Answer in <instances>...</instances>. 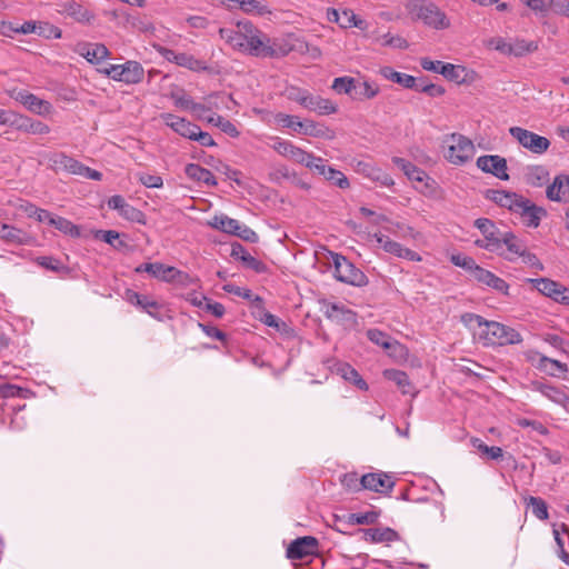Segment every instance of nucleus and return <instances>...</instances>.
<instances>
[{"label": "nucleus", "instance_id": "f257e3e1", "mask_svg": "<svg viewBox=\"0 0 569 569\" xmlns=\"http://www.w3.org/2000/svg\"><path fill=\"white\" fill-rule=\"evenodd\" d=\"M406 11L412 21H421L425 26L443 30L450 27L447 14L430 0H409L405 4Z\"/></svg>", "mask_w": 569, "mask_h": 569}, {"label": "nucleus", "instance_id": "f03ea898", "mask_svg": "<svg viewBox=\"0 0 569 569\" xmlns=\"http://www.w3.org/2000/svg\"><path fill=\"white\" fill-rule=\"evenodd\" d=\"M243 37L246 38V43L242 48V52L263 58H273L277 56V51L271 46L269 36L259 30L249 20H246Z\"/></svg>", "mask_w": 569, "mask_h": 569}, {"label": "nucleus", "instance_id": "7ed1b4c3", "mask_svg": "<svg viewBox=\"0 0 569 569\" xmlns=\"http://www.w3.org/2000/svg\"><path fill=\"white\" fill-rule=\"evenodd\" d=\"M331 258L335 268V278L338 281L353 287H365L368 284V277L345 256L331 252Z\"/></svg>", "mask_w": 569, "mask_h": 569}, {"label": "nucleus", "instance_id": "20e7f679", "mask_svg": "<svg viewBox=\"0 0 569 569\" xmlns=\"http://www.w3.org/2000/svg\"><path fill=\"white\" fill-rule=\"evenodd\" d=\"M473 226L482 233L483 239H477L475 244L489 252H501V239L507 231L501 230L488 218H478Z\"/></svg>", "mask_w": 569, "mask_h": 569}, {"label": "nucleus", "instance_id": "39448f33", "mask_svg": "<svg viewBox=\"0 0 569 569\" xmlns=\"http://www.w3.org/2000/svg\"><path fill=\"white\" fill-rule=\"evenodd\" d=\"M448 146L445 157L453 164L461 166L469 161L475 153V146L470 139L459 133H451L447 137Z\"/></svg>", "mask_w": 569, "mask_h": 569}, {"label": "nucleus", "instance_id": "423d86ee", "mask_svg": "<svg viewBox=\"0 0 569 569\" xmlns=\"http://www.w3.org/2000/svg\"><path fill=\"white\" fill-rule=\"evenodd\" d=\"M276 120L284 128H289L296 132L311 136L315 138L327 137L328 133L330 132V130L322 124H318L312 120L300 121L299 118L296 116L278 113L276 116Z\"/></svg>", "mask_w": 569, "mask_h": 569}, {"label": "nucleus", "instance_id": "0eeeda50", "mask_svg": "<svg viewBox=\"0 0 569 569\" xmlns=\"http://www.w3.org/2000/svg\"><path fill=\"white\" fill-rule=\"evenodd\" d=\"M320 305L327 319L349 328L357 326V313L345 305L328 300H321Z\"/></svg>", "mask_w": 569, "mask_h": 569}, {"label": "nucleus", "instance_id": "6e6552de", "mask_svg": "<svg viewBox=\"0 0 569 569\" xmlns=\"http://www.w3.org/2000/svg\"><path fill=\"white\" fill-rule=\"evenodd\" d=\"M510 134L525 148L533 153L541 154L546 152L550 146V141L542 136H539L527 129L520 127L510 128Z\"/></svg>", "mask_w": 569, "mask_h": 569}, {"label": "nucleus", "instance_id": "1a4fd4ad", "mask_svg": "<svg viewBox=\"0 0 569 569\" xmlns=\"http://www.w3.org/2000/svg\"><path fill=\"white\" fill-rule=\"evenodd\" d=\"M535 288L556 302L569 306V288L549 278L529 279Z\"/></svg>", "mask_w": 569, "mask_h": 569}, {"label": "nucleus", "instance_id": "9d476101", "mask_svg": "<svg viewBox=\"0 0 569 569\" xmlns=\"http://www.w3.org/2000/svg\"><path fill=\"white\" fill-rule=\"evenodd\" d=\"M513 213L518 214L526 227L537 228L540 224L541 218L547 214L542 207H538L529 199L523 197L515 204Z\"/></svg>", "mask_w": 569, "mask_h": 569}, {"label": "nucleus", "instance_id": "9b49d317", "mask_svg": "<svg viewBox=\"0 0 569 569\" xmlns=\"http://www.w3.org/2000/svg\"><path fill=\"white\" fill-rule=\"evenodd\" d=\"M477 167L501 180H509L507 160L498 154H485L477 159Z\"/></svg>", "mask_w": 569, "mask_h": 569}, {"label": "nucleus", "instance_id": "f8f14e48", "mask_svg": "<svg viewBox=\"0 0 569 569\" xmlns=\"http://www.w3.org/2000/svg\"><path fill=\"white\" fill-rule=\"evenodd\" d=\"M360 485L367 490L390 493L395 487V481L391 476L385 472H371L360 477Z\"/></svg>", "mask_w": 569, "mask_h": 569}, {"label": "nucleus", "instance_id": "ddd939ff", "mask_svg": "<svg viewBox=\"0 0 569 569\" xmlns=\"http://www.w3.org/2000/svg\"><path fill=\"white\" fill-rule=\"evenodd\" d=\"M527 244L513 232L507 231L501 239V252H495L509 262H515L523 253Z\"/></svg>", "mask_w": 569, "mask_h": 569}, {"label": "nucleus", "instance_id": "4468645a", "mask_svg": "<svg viewBox=\"0 0 569 569\" xmlns=\"http://www.w3.org/2000/svg\"><path fill=\"white\" fill-rule=\"evenodd\" d=\"M318 540L311 536L299 537L293 540L288 549L287 557L289 559L301 560L308 556H312L317 552Z\"/></svg>", "mask_w": 569, "mask_h": 569}, {"label": "nucleus", "instance_id": "2eb2a0df", "mask_svg": "<svg viewBox=\"0 0 569 569\" xmlns=\"http://www.w3.org/2000/svg\"><path fill=\"white\" fill-rule=\"evenodd\" d=\"M134 271L137 273L147 272L151 277L167 282L176 280V278L181 273L174 267L166 266L161 262L141 263L134 269Z\"/></svg>", "mask_w": 569, "mask_h": 569}, {"label": "nucleus", "instance_id": "dca6fc26", "mask_svg": "<svg viewBox=\"0 0 569 569\" xmlns=\"http://www.w3.org/2000/svg\"><path fill=\"white\" fill-rule=\"evenodd\" d=\"M529 387L531 390L540 392L542 396L557 405L565 407L569 400V396L565 389L546 383L543 381L533 380L530 382Z\"/></svg>", "mask_w": 569, "mask_h": 569}, {"label": "nucleus", "instance_id": "f3484780", "mask_svg": "<svg viewBox=\"0 0 569 569\" xmlns=\"http://www.w3.org/2000/svg\"><path fill=\"white\" fill-rule=\"evenodd\" d=\"M162 119L168 127H170L174 132H177L181 137L190 140H192L196 137V131L198 130L199 126L191 123L187 119L177 117L172 113L162 114Z\"/></svg>", "mask_w": 569, "mask_h": 569}, {"label": "nucleus", "instance_id": "a211bd4d", "mask_svg": "<svg viewBox=\"0 0 569 569\" xmlns=\"http://www.w3.org/2000/svg\"><path fill=\"white\" fill-rule=\"evenodd\" d=\"M50 160L52 162V167L57 171L64 170L71 174H76V176H80V177L84 176L87 166H84L80 161L73 159L72 157H69L64 153H54L50 158Z\"/></svg>", "mask_w": 569, "mask_h": 569}, {"label": "nucleus", "instance_id": "6ab92c4d", "mask_svg": "<svg viewBox=\"0 0 569 569\" xmlns=\"http://www.w3.org/2000/svg\"><path fill=\"white\" fill-rule=\"evenodd\" d=\"M127 300L131 305H134L139 308H141L144 312L150 315L151 317L156 319H161V316L159 313V310L161 308L160 303L153 299H151L148 296L140 295L136 291L128 290L127 293Z\"/></svg>", "mask_w": 569, "mask_h": 569}, {"label": "nucleus", "instance_id": "aec40b11", "mask_svg": "<svg viewBox=\"0 0 569 569\" xmlns=\"http://www.w3.org/2000/svg\"><path fill=\"white\" fill-rule=\"evenodd\" d=\"M506 333V326L497 321H487L483 329L479 332V338L485 346H503L502 339Z\"/></svg>", "mask_w": 569, "mask_h": 569}, {"label": "nucleus", "instance_id": "412c9836", "mask_svg": "<svg viewBox=\"0 0 569 569\" xmlns=\"http://www.w3.org/2000/svg\"><path fill=\"white\" fill-rule=\"evenodd\" d=\"M77 52L92 64L102 62L110 54L109 49L102 43H79Z\"/></svg>", "mask_w": 569, "mask_h": 569}, {"label": "nucleus", "instance_id": "4be33fe9", "mask_svg": "<svg viewBox=\"0 0 569 569\" xmlns=\"http://www.w3.org/2000/svg\"><path fill=\"white\" fill-rule=\"evenodd\" d=\"M547 198L551 201L566 202L569 200V176L559 174L546 190Z\"/></svg>", "mask_w": 569, "mask_h": 569}, {"label": "nucleus", "instance_id": "5701e85b", "mask_svg": "<svg viewBox=\"0 0 569 569\" xmlns=\"http://www.w3.org/2000/svg\"><path fill=\"white\" fill-rule=\"evenodd\" d=\"M16 100L37 114H47L51 111V103L38 98L37 96L22 90L18 92Z\"/></svg>", "mask_w": 569, "mask_h": 569}, {"label": "nucleus", "instance_id": "b1692460", "mask_svg": "<svg viewBox=\"0 0 569 569\" xmlns=\"http://www.w3.org/2000/svg\"><path fill=\"white\" fill-rule=\"evenodd\" d=\"M273 149L281 156L297 162V163H303V161H307L306 159L310 158V153L296 147L289 141L286 140H276L273 143Z\"/></svg>", "mask_w": 569, "mask_h": 569}, {"label": "nucleus", "instance_id": "393cba45", "mask_svg": "<svg viewBox=\"0 0 569 569\" xmlns=\"http://www.w3.org/2000/svg\"><path fill=\"white\" fill-rule=\"evenodd\" d=\"M246 29V20L239 21L236 29L221 28L219 30L220 37L224 39L233 49L242 52V48L246 43L243 37Z\"/></svg>", "mask_w": 569, "mask_h": 569}, {"label": "nucleus", "instance_id": "a878e982", "mask_svg": "<svg viewBox=\"0 0 569 569\" xmlns=\"http://www.w3.org/2000/svg\"><path fill=\"white\" fill-rule=\"evenodd\" d=\"M0 239L12 244H28L32 237L19 228L0 222Z\"/></svg>", "mask_w": 569, "mask_h": 569}, {"label": "nucleus", "instance_id": "bb28decb", "mask_svg": "<svg viewBox=\"0 0 569 569\" xmlns=\"http://www.w3.org/2000/svg\"><path fill=\"white\" fill-rule=\"evenodd\" d=\"M522 196H519L515 192H509L505 190H495L489 189L486 191V198L493 201L495 203L499 204L500 207L507 208L510 211H513L515 204L520 201V198Z\"/></svg>", "mask_w": 569, "mask_h": 569}, {"label": "nucleus", "instance_id": "cd10ccee", "mask_svg": "<svg viewBox=\"0 0 569 569\" xmlns=\"http://www.w3.org/2000/svg\"><path fill=\"white\" fill-rule=\"evenodd\" d=\"M380 513V510H370L360 513H348L347 516L343 517L335 516V519L336 521H343L348 526L375 525L378 522Z\"/></svg>", "mask_w": 569, "mask_h": 569}, {"label": "nucleus", "instance_id": "c85d7f7f", "mask_svg": "<svg viewBox=\"0 0 569 569\" xmlns=\"http://www.w3.org/2000/svg\"><path fill=\"white\" fill-rule=\"evenodd\" d=\"M303 108L309 111H315L321 116L332 114L338 110L337 104L331 100L311 93L309 94Z\"/></svg>", "mask_w": 569, "mask_h": 569}, {"label": "nucleus", "instance_id": "c756f323", "mask_svg": "<svg viewBox=\"0 0 569 569\" xmlns=\"http://www.w3.org/2000/svg\"><path fill=\"white\" fill-rule=\"evenodd\" d=\"M478 282L483 283L498 292L508 295L509 284L501 278L493 274L491 271L479 268L473 277Z\"/></svg>", "mask_w": 569, "mask_h": 569}, {"label": "nucleus", "instance_id": "7c9ffc66", "mask_svg": "<svg viewBox=\"0 0 569 569\" xmlns=\"http://www.w3.org/2000/svg\"><path fill=\"white\" fill-rule=\"evenodd\" d=\"M231 257L234 259L241 260L246 267L254 270L256 272H264L266 271V264L252 257L244 247L240 243H233L231 247Z\"/></svg>", "mask_w": 569, "mask_h": 569}, {"label": "nucleus", "instance_id": "2f4dec72", "mask_svg": "<svg viewBox=\"0 0 569 569\" xmlns=\"http://www.w3.org/2000/svg\"><path fill=\"white\" fill-rule=\"evenodd\" d=\"M184 173L187 174L188 178L198 182H203L207 186L216 187L218 184L211 171L206 168H202L197 163L187 164L184 168Z\"/></svg>", "mask_w": 569, "mask_h": 569}, {"label": "nucleus", "instance_id": "473e14b6", "mask_svg": "<svg viewBox=\"0 0 569 569\" xmlns=\"http://www.w3.org/2000/svg\"><path fill=\"white\" fill-rule=\"evenodd\" d=\"M121 72L123 82L127 84H136L142 81L144 76V70L141 63L133 60H128L123 64H121Z\"/></svg>", "mask_w": 569, "mask_h": 569}, {"label": "nucleus", "instance_id": "72a5a7b5", "mask_svg": "<svg viewBox=\"0 0 569 569\" xmlns=\"http://www.w3.org/2000/svg\"><path fill=\"white\" fill-rule=\"evenodd\" d=\"M380 73L386 79L396 82L402 86L403 88L413 90H416L417 88L418 80L415 77L407 73L395 71L391 67H383L380 70Z\"/></svg>", "mask_w": 569, "mask_h": 569}, {"label": "nucleus", "instance_id": "f704fd0d", "mask_svg": "<svg viewBox=\"0 0 569 569\" xmlns=\"http://www.w3.org/2000/svg\"><path fill=\"white\" fill-rule=\"evenodd\" d=\"M62 11L80 23H90L94 18L88 9L76 1H68L63 3Z\"/></svg>", "mask_w": 569, "mask_h": 569}, {"label": "nucleus", "instance_id": "c9c22d12", "mask_svg": "<svg viewBox=\"0 0 569 569\" xmlns=\"http://www.w3.org/2000/svg\"><path fill=\"white\" fill-rule=\"evenodd\" d=\"M385 376L393 381L401 390L403 395H411L415 397L417 395V390L411 385L408 375L401 370H387Z\"/></svg>", "mask_w": 569, "mask_h": 569}, {"label": "nucleus", "instance_id": "e433bc0d", "mask_svg": "<svg viewBox=\"0 0 569 569\" xmlns=\"http://www.w3.org/2000/svg\"><path fill=\"white\" fill-rule=\"evenodd\" d=\"M365 539L369 542L393 541L398 538V533L391 528H369L362 530Z\"/></svg>", "mask_w": 569, "mask_h": 569}, {"label": "nucleus", "instance_id": "4c0bfd02", "mask_svg": "<svg viewBox=\"0 0 569 569\" xmlns=\"http://www.w3.org/2000/svg\"><path fill=\"white\" fill-rule=\"evenodd\" d=\"M392 162L399 168L401 169L405 174L410 179V180H413V181H423L425 177H426V173L425 171H422L421 169H419L418 167H416L413 163H411L410 161L403 159V158H399V157H395L392 159Z\"/></svg>", "mask_w": 569, "mask_h": 569}, {"label": "nucleus", "instance_id": "58836bf2", "mask_svg": "<svg viewBox=\"0 0 569 569\" xmlns=\"http://www.w3.org/2000/svg\"><path fill=\"white\" fill-rule=\"evenodd\" d=\"M538 368L546 371L549 376L559 377L560 373L568 371L567 365L558 360L540 356Z\"/></svg>", "mask_w": 569, "mask_h": 569}, {"label": "nucleus", "instance_id": "ea45409f", "mask_svg": "<svg viewBox=\"0 0 569 569\" xmlns=\"http://www.w3.org/2000/svg\"><path fill=\"white\" fill-rule=\"evenodd\" d=\"M523 501L527 508H531L532 515L539 520H547L549 517L548 506L546 501L540 497H525Z\"/></svg>", "mask_w": 569, "mask_h": 569}, {"label": "nucleus", "instance_id": "a19ab883", "mask_svg": "<svg viewBox=\"0 0 569 569\" xmlns=\"http://www.w3.org/2000/svg\"><path fill=\"white\" fill-rule=\"evenodd\" d=\"M96 238L119 251H123L128 248V243L120 239V233L116 230H98Z\"/></svg>", "mask_w": 569, "mask_h": 569}, {"label": "nucleus", "instance_id": "79ce46f5", "mask_svg": "<svg viewBox=\"0 0 569 569\" xmlns=\"http://www.w3.org/2000/svg\"><path fill=\"white\" fill-rule=\"evenodd\" d=\"M240 9L247 13L252 16L263 17L266 14H270L271 10L267 2L259 0H241Z\"/></svg>", "mask_w": 569, "mask_h": 569}, {"label": "nucleus", "instance_id": "37998d69", "mask_svg": "<svg viewBox=\"0 0 569 569\" xmlns=\"http://www.w3.org/2000/svg\"><path fill=\"white\" fill-rule=\"evenodd\" d=\"M239 221L232 219L226 214L214 216L211 221H209V226L214 229L221 230L226 233L234 234L237 232V228H239Z\"/></svg>", "mask_w": 569, "mask_h": 569}, {"label": "nucleus", "instance_id": "c03bdc74", "mask_svg": "<svg viewBox=\"0 0 569 569\" xmlns=\"http://www.w3.org/2000/svg\"><path fill=\"white\" fill-rule=\"evenodd\" d=\"M49 224L53 226L59 231L63 232L64 234H68V236L72 237V238H79L80 237V229H79V227L76 226L74 223H72L70 220H68L66 218L52 214V218H50V223Z\"/></svg>", "mask_w": 569, "mask_h": 569}, {"label": "nucleus", "instance_id": "a18cd8bd", "mask_svg": "<svg viewBox=\"0 0 569 569\" xmlns=\"http://www.w3.org/2000/svg\"><path fill=\"white\" fill-rule=\"evenodd\" d=\"M340 27L345 29L356 27L363 31L368 29V22L359 18L351 9H343L340 18Z\"/></svg>", "mask_w": 569, "mask_h": 569}, {"label": "nucleus", "instance_id": "49530a36", "mask_svg": "<svg viewBox=\"0 0 569 569\" xmlns=\"http://www.w3.org/2000/svg\"><path fill=\"white\" fill-rule=\"evenodd\" d=\"M471 446L488 459L498 460L502 458L503 451L500 447H489L479 438H471Z\"/></svg>", "mask_w": 569, "mask_h": 569}, {"label": "nucleus", "instance_id": "de8ad7c7", "mask_svg": "<svg viewBox=\"0 0 569 569\" xmlns=\"http://www.w3.org/2000/svg\"><path fill=\"white\" fill-rule=\"evenodd\" d=\"M378 93H379L378 86H376L371 82H368V81L359 82L356 80V88L353 90V96H352L355 99H360V100L372 99Z\"/></svg>", "mask_w": 569, "mask_h": 569}, {"label": "nucleus", "instance_id": "09e8293b", "mask_svg": "<svg viewBox=\"0 0 569 569\" xmlns=\"http://www.w3.org/2000/svg\"><path fill=\"white\" fill-rule=\"evenodd\" d=\"M206 121L221 129L222 132L228 136L236 138L239 136V131L236 126L219 114H212L207 117Z\"/></svg>", "mask_w": 569, "mask_h": 569}, {"label": "nucleus", "instance_id": "8fccbe9b", "mask_svg": "<svg viewBox=\"0 0 569 569\" xmlns=\"http://www.w3.org/2000/svg\"><path fill=\"white\" fill-rule=\"evenodd\" d=\"M367 337L371 342L382 347L386 350L391 349L393 346L398 345L397 341L391 340L389 335L378 329H369L367 331Z\"/></svg>", "mask_w": 569, "mask_h": 569}, {"label": "nucleus", "instance_id": "3c124183", "mask_svg": "<svg viewBox=\"0 0 569 569\" xmlns=\"http://www.w3.org/2000/svg\"><path fill=\"white\" fill-rule=\"evenodd\" d=\"M439 73L450 81L461 82L463 81L466 69L462 66L445 63L441 64Z\"/></svg>", "mask_w": 569, "mask_h": 569}, {"label": "nucleus", "instance_id": "603ef678", "mask_svg": "<svg viewBox=\"0 0 569 569\" xmlns=\"http://www.w3.org/2000/svg\"><path fill=\"white\" fill-rule=\"evenodd\" d=\"M341 376L345 380L352 382L360 390H367L368 383L361 378L356 369L349 365H343L340 368Z\"/></svg>", "mask_w": 569, "mask_h": 569}, {"label": "nucleus", "instance_id": "864d4df0", "mask_svg": "<svg viewBox=\"0 0 569 569\" xmlns=\"http://www.w3.org/2000/svg\"><path fill=\"white\" fill-rule=\"evenodd\" d=\"M36 262L42 268L57 273L68 272V267L64 266L59 259L53 257L41 256L36 258Z\"/></svg>", "mask_w": 569, "mask_h": 569}, {"label": "nucleus", "instance_id": "5fc2aeb1", "mask_svg": "<svg viewBox=\"0 0 569 569\" xmlns=\"http://www.w3.org/2000/svg\"><path fill=\"white\" fill-rule=\"evenodd\" d=\"M176 64L180 67H184L189 70L199 71V70H206L207 67L204 63L198 59H196L193 56L179 52Z\"/></svg>", "mask_w": 569, "mask_h": 569}, {"label": "nucleus", "instance_id": "6e6d98bb", "mask_svg": "<svg viewBox=\"0 0 569 569\" xmlns=\"http://www.w3.org/2000/svg\"><path fill=\"white\" fill-rule=\"evenodd\" d=\"M451 262L467 270L472 277L477 273L480 266L476 263V261L471 257L462 256V254H453L451 257Z\"/></svg>", "mask_w": 569, "mask_h": 569}, {"label": "nucleus", "instance_id": "4d7b16f0", "mask_svg": "<svg viewBox=\"0 0 569 569\" xmlns=\"http://www.w3.org/2000/svg\"><path fill=\"white\" fill-rule=\"evenodd\" d=\"M331 88L338 93L351 94L356 88V79L351 77L336 78Z\"/></svg>", "mask_w": 569, "mask_h": 569}, {"label": "nucleus", "instance_id": "13d9d810", "mask_svg": "<svg viewBox=\"0 0 569 569\" xmlns=\"http://www.w3.org/2000/svg\"><path fill=\"white\" fill-rule=\"evenodd\" d=\"M121 217L124 219L138 222V223H146V217L142 211L134 208L133 206L129 204L128 202L123 206V209L119 212Z\"/></svg>", "mask_w": 569, "mask_h": 569}, {"label": "nucleus", "instance_id": "bf43d9fd", "mask_svg": "<svg viewBox=\"0 0 569 569\" xmlns=\"http://www.w3.org/2000/svg\"><path fill=\"white\" fill-rule=\"evenodd\" d=\"M460 321L469 329L479 328L482 330L488 320H486L485 318H482L479 315L466 312V313L461 315Z\"/></svg>", "mask_w": 569, "mask_h": 569}, {"label": "nucleus", "instance_id": "052dcab7", "mask_svg": "<svg viewBox=\"0 0 569 569\" xmlns=\"http://www.w3.org/2000/svg\"><path fill=\"white\" fill-rule=\"evenodd\" d=\"M538 49V44L536 42H527L526 40H517L513 44H511V53L516 57H522L526 53L533 52Z\"/></svg>", "mask_w": 569, "mask_h": 569}, {"label": "nucleus", "instance_id": "680f3d73", "mask_svg": "<svg viewBox=\"0 0 569 569\" xmlns=\"http://www.w3.org/2000/svg\"><path fill=\"white\" fill-rule=\"evenodd\" d=\"M307 161H303L302 164L311 169L313 172H316L319 176L327 174V170H329L330 167H327L325 163V160L320 157H316L312 153H310V158L306 159Z\"/></svg>", "mask_w": 569, "mask_h": 569}, {"label": "nucleus", "instance_id": "e2e57ef3", "mask_svg": "<svg viewBox=\"0 0 569 569\" xmlns=\"http://www.w3.org/2000/svg\"><path fill=\"white\" fill-rule=\"evenodd\" d=\"M416 91L423 92L432 98L440 97V96L445 94V92H446L443 87L435 84V83H427L422 80H418Z\"/></svg>", "mask_w": 569, "mask_h": 569}, {"label": "nucleus", "instance_id": "0e129e2a", "mask_svg": "<svg viewBox=\"0 0 569 569\" xmlns=\"http://www.w3.org/2000/svg\"><path fill=\"white\" fill-rule=\"evenodd\" d=\"M286 94L289 100L295 101L300 106L305 107L310 92L299 87H289L286 90Z\"/></svg>", "mask_w": 569, "mask_h": 569}, {"label": "nucleus", "instance_id": "69168bd1", "mask_svg": "<svg viewBox=\"0 0 569 569\" xmlns=\"http://www.w3.org/2000/svg\"><path fill=\"white\" fill-rule=\"evenodd\" d=\"M138 181L147 188H161L163 180L160 176L149 174L146 172L137 173Z\"/></svg>", "mask_w": 569, "mask_h": 569}, {"label": "nucleus", "instance_id": "338daca9", "mask_svg": "<svg viewBox=\"0 0 569 569\" xmlns=\"http://www.w3.org/2000/svg\"><path fill=\"white\" fill-rule=\"evenodd\" d=\"M378 242L381 244L382 249L386 252L395 254L396 257H399L401 254L403 246L400 244L399 242L393 241L386 236L379 237Z\"/></svg>", "mask_w": 569, "mask_h": 569}, {"label": "nucleus", "instance_id": "774afa93", "mask_svg": "<svg viewBox=\"0 0 569 569\" xmlns=\"http://www.w3.org/2000/svg\"><path fill=\"white\" fill-rule=\"evenodd\" d=\"M327 174H325L323 177L331 181L333 184L338 186L339 188H347L349 186V181L347 179V177L339 170H336L333 168H329V170H327Z\"/></svg>", "mask_w": 569, "mask_h": 569}]
</instances>
